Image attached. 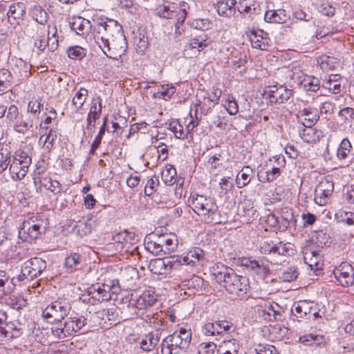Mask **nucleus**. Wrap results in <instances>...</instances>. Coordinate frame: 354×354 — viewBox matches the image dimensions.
I'll list each match as a JSON object with an SVG mask.
<instances>
[{"mask_svg": "<svg viewBox=\"0 0 354 354\" xmlns=\"http://www.w3.org/2000/svg\"><path fill=\"white\" fill-rule=\"evenodd\" d=\"M215 278L232 297L241 299L248 297L250 283L246 277L239 275L234 270L226 267L216 274Z\"/></svg>", "mask_w": 354, "mask_h": 354, "instance_id": "obj_1", "label": "nucleus"}, {"mask_svg": "<svg viewBox=\"0 0 354 354\" xmlns=\"http://www.w3.org/2000/svg\"><path fill=\"white\" fill-rule=\"evenodd\" d=\"M192 339L190 329L180 327L173 334L168 335L162 342V354H178L180 351L188 348Z\"/></svg>", "mask_w": 354, "mask_h": 354, "instance_id": "obj_2", "label": "nucleus"}, {"mask_svg": "<svg viewBox=\"0 0 354 354\" xmlns=\"http://www.w3.org/2000/svg\"><path fill=\"white\" fill-rule=\"evenodd\" d=\"M93 21L94 39L99 47L108 46L109 40L123 30L122 26L113 19L98 18Z\"/></svg>", "mask_w": 354, "mask_h": 354, "instance_id": "obj_3", "label": "nucleus"}, {"mask_svg": "<svg viewBox=\"0 0 354 354\" xmlns=\"http://www.w3.org/2000/svg\"><path fill=\"white\" fill-rule=\"evenodd\" d=\"M191 205L194 212L205 223H212L218 211L214 199L203 195H194L191 199Z\"/></svg>", "mask_w": 354, "mask_h": 354, "instance_id": "obj_4", "label": "nucleus"}, {"mask_svg": "<svg viewBox=\"0 0 354 354\" xmlns=\"http://www.w3.org/2000/svg\"><path fill=\"white\" fill-rule=\"evenodd\" d=\"M113 241L111 244L116 252L140 257L137 245L138 238L134 232H129L126 230L118 232L113 236Z\"/></svg>", "mask_w": 354, "mask_h": 354, "instance_id": "obj_5", "label": "nucleus"}, {"mask_svg": "<svg viewBox=\"0 0 354 354\" xmlns=\"http://www.w3.org/2000/svg\"><path fill=\"white\" fill-rule=\"evenodd\" d=\"M46 230V221L39 216H32L23 222L19 234L24 241H32L38 239Z\"/></svg>", "mask_w": 354, "mask_h": 354, "instance_id": "obj_6", "label": "nucleus"}, {"mask_svg": "<svg viewBox=\"0 0 354 354\" xmlns=\"http://www.w3.org/2000/svg\"><path fill=\"white\" fill-rule=\"evenodd\" d=\"M46 268L45 260L39 257L31 258L22 266L21 274L17 277V281H31L41 275Z\"/></svg>", "mask_w": 354, "mask_h": 354, "instance_id": "obj_7", "label": "nucleus"}, {"mask_svg": "<svg viewBox=\"0 0 354 354\" xmlns=\"http://www.w3.org/2000/svg\"><path fill=\"white\" fill-rule=\"evenodd\" d=\"M100 48L109 58L118 59L121 57L127 49V42L124 31H121L109 39L108 46L107 45H102Z\"/></svg>", "mask_w": 354, "mask_h": 354, "instance_id": "obj_8", "label": "nucleus"}, {"mask_svg": "<svg viewBox=\"0 0 354 354\" xmlns=\"http://www.w3.org/2000/svg\"><path fill=\"white\" fill-rule=\"evenodd\" d=\"M71 304L64 300L51 302L42 311V316L50 319V322H59L63 320L71 311Z\"/></svg>", "mask_w": 354, "mask_h": 354, "instance_id": "obj_9", "label": "nucleus"}, {"mask_svg": "<svg viewBox=\"0 0 354 354\" xmlns=\"http://www.w3.org/2000/svg\"><path fill=\"white\" fill-rule=\"evenodd\" d=\"M87 324V319L84 316H75L69 317L64 323L63 328L52 329L53 335L59 339H64L77 333Z\"/></svg>", "mask_w": 354, "mask_h": 354, "instance_id": "obj_10", "label": "nucleus"}, {"mask_svg": "<svg viewBox=\"0 0 354 354\" xmlns=\"http://www.w3.org/2000/svg\"><path fill=\"white\" fill-rule=\"evenodd\" d=\"M176 258L174 256L158 258L150 261L148 268L151 272L157 275L167 274L172 270H178Z\"/></svg>", "mask_w": 354, "mask_h": 354, "instance_id": "obj_11", "label": "nucleus"}, {"mask_svg": "<svg viewBox=\"0 0 354 354\" xmlns=\"http://www.w3.org/2000/svg\"><path fill=\"white\" fill-rule=\"evenodd\" d=\"M270 262L265 257L253 259L252 257L243 258L241 265L248 268L259 278H266L270 272Z\"/></svg>", "mask_w": 354, "mask_h": 354, "instance_id": "obj_12", "label": "nucleus"}, {"mask_svg": "<svg viewBox=\"0 0 354 354\" xmlns=\"http://www.w3.org/2000/svg\"><path fill=\"white\" fill-rule=\"evenodd\" d=\"M334 189L332 177L326 176L319 183L315 190V202L319 205H325Z\"/></svg>", "mask_w": 354, "mask_h": 354, "instance_id": "obj_13", "label": "nucleus"}, {"mask_svg": "<svg viewBox=\"0 0 354 354\" xmlns=\"http://www.w3.org/2000/svg\"><path fill=\"white\" fill-rule=\"evenodd\" d=\"M333 274L337 281L344 287L351 286L354 281V270L348 263H342L333 270Z\"/></svg>", "mask_w": 354, "mask_h": 354, "instance_id": "obj_14", "label": "nucleus"}, {"mask_svg": "<svg viewBox=\"0 0 354 354\" xmlns=\"http://www.w3.org/2000/svg\"><path fill=\"white\" fill-rule=\"evenodd\" d=\"M157 301V295L151 290L144 291L141 295L132 294L130 304L142 310L152 306Z\"/></svg>", "mask_w": 354, "mask_h": 354, "instance_id": "obj_15", "label": "nucleus"}, {"mask_svg": "<svg viewBox=\"0 0 354 354\" xmlns=\"http://www.w3.org/2000/svg\"><path fill=\"white\" fill-rule=\"evenodd\" d=\"M204 251L199 248H194L189 250L184 257L174 256L178 263V270L182 265L196 266L201 264L204 259Z\"/></svg>", "mask_w": 354, "mask_h": 354, "instance_id": "obj_16", "label": "nucleus"}, {"mask_svg": "<svg viewBox=\"0 0 354 354\" xmlns=\"http://www.w3.org/2000/svg\"><path fill=\"white\" fill-rule=\"evenodd\" d=\"M210 44V40L205 34H201L194 38H192L189 43L185 44L184 48L185 53L189 50L192 54L197 56L200 53Z\"/></svg>", "mask_w": 354, "mask_h": 354, "instance_id": "obj_17", "label": "nucleus"}, {"mask_svg": "<svg viewBox=\"0 0 354 354\" xmlns=\"http://www.w3.org/2000/svg\"><path fill=\"white\" fill-rule=\"evenodd\" d=\"M313 306V302L306 300L299 301L294 304L291 311L299 321L301 319H309L312 317Z\"/></svg>", "mask_w": 354, "mask_h": 354, "instance_id": "obj_18", "label": "nucleus"}, {"mask_svg": "<svg viewBox=\"0 0 354 354\" xmlns=\"http://www.w3.org/2000/svg\"><path fill=\"white\" fill-rule=\"evenodd\" d=\"M102 100L100 97L93 99L90 111L86 118V129L90 133H93V129L95 127V120H97L102 113Z\"/></svg>", "mask_w": 354, "mask_h": 354, "instance_id": "obj_19", "label": "nucleus"}, {"mask_svg": "<svg viewBox=\"0 0 354 354\" xmlns=\"http://www.w3.org/2000/svg\"><path fill=\"white\" fill-rule=\"evenodd\" d=\"M268 95L271 102L283 104L292 95V91L282 85L279 87L274 86L268 91Z\"/></svg>", "mask_w": 354, "mask_h": 354, "instance_id": "obj_20", "label": "nucleus"}, {"mask_svg": "<svg viewBox=\"0 0 354 354\" xmlns=\"http://www.w3.org/2000/svg\"><path fill=\"white\" fill-rule=\"evenodd\" d=\"M9 171L12 179L21 180L26 175L30 166L29 159L25 158L23 163H20L17 160H12L9 164Z\"/></svg>", "mask_w": 354, "mask_h": 354, "instance_id": "obj_21", "label": "nucleus"}, {"mask_svg": "<svg viewBox=\"0 0 354 354\" xmlns=\"http://www.w3.org/2000/svg\"><path fill=\"white\" fill-rule=\"evenodd\" d=\"M19 282L17 277H10L6 271L0 270V297L10 294Z\"/></svg>", "mask_w": 354, "mask_h": 354, "instance_id": "obj_22", "label": "nucleus"}, {"mask_svg": "<svg viewBox=\"0 0 354 354\" xmlns=\"http://www.w3.org/2000/svg\"><path fill=\"white\" fill-rule=\"evenodd\" d=\"M70 27L77 35L84 36L90 32L92 29V24L89 20L82 17H74L72 21L70 22Z\"/></svg>", "mask_w": 354, "mask_h": 354, "instance_id": "obj_23", "label": "nucleus"}, {"mask_svg": "<svg viewBox=\"0 0 354 354\" xmlns=\"http://www.w3.org/2000/svg\"><path fill=\"white\" fill-rule=\"evenodd\" d=\"M250 42L252 46L262 50H266L270 46V39L268 37V33L263 30L251 31Z\"/></svg>", "mask_w": 354, "mask_h": 354, "instance_id": "obj_24", "label": "nucleus"}, {"mask_svg": "<svg viewBox=\"0 0 354 354\" xmlns=\"http://www.w3.org/2000/svg\"><path fill=\"white\" fill-rule=\"evenodd\" d=\"M304 128L299 131V136L306 142L315 143L323 136L320 130L313 128V125H303Z\"/></svg>", "mask_w": 354, "mask_h": 354, "instance_id": "obj_25", "label": "nucleus"}, {"mask_svg": "<svg viewBox=\"0 0 354 354\" xmlns=\"http://www.w3.org/2000/svg\"><path fill=\"white\" fill-rule=\"evenodd\" d=\"M33 19L38 23L37 26V31L44 34L46 32L45 23L47 22L48 15L41 8V7H35L32 11Z\"/></svg>", "mask_w": 354, "mask_h": 354, "instance_id": "obj_26", "label": "nucleus"}, {"mask_svg": "<svg viewBox=\"0 0 354 354\" xmlns=\"http://www.w3.org/2000/svg\"><path fill=\"white\" fill-rule=\"evenodd\" d=\"M236 4V0L219 1L216 3V10L220 16L230 17L234 12V6Z\"/></svg>", "mask_w": 354, "mask_h": 354, "instance_id": "obj_27", "label": "nucleus"}, {"mask_svg": "<svg viewBox=\"0 0 354 354\" xmlns=\"http://www.w3.org/2000/svg\"><path fill=\"white\" fill-rule=\"evenodd\" d=\"M264 19L266 21L275 24H284L288 19V16L283 9L268 10L266 12Z\"/></svg>", "mask_w": 354, "mask_h": 354, "instance_id": "obj_28", "label": "nucleus"}, {"mask_svg": "<svg viewBox=\"0 0 354 354\" xmlns=\"http://www.w3.org/2000/svg\"><path fill=\"white\" fill-rule=\"evenodd\" d=\"M145 248L155 255H160L163 252L162 245L156 239V234H150L145 240Z\"/></svg>", "mask_w": 354, "mask_h": 354, "instance_id": "obj_29", "label": "nucleus"}, {"mask_svg": "<svg viewBox=\"0 0 354 354\" xmlns=\"http://www.w3.org/2000/svg\"><path fill=\"white\" fill-rule=\"evenodd\" d=\"M253 174V170L248 166L243 167L239 172L236 178V183L239 188L246 186L251 180L250 175Z\"/></svg>", "mask_w": 354, "mask_h": 354, "instance_id": "obj_30", "label": "nucleus"}, {"mask_svg": "<svg viewBox=\"0 0 354 354\" xmlns=\"http://www.w3.org/2000/svg\"><path fill=\"white\" fill-rule=\"evenodd\" d=\"M299 114L304 117V121L302 122L303 125H314L319 118L316 110L311 108H305L299 111Z\"/></svg>", "mask_w": 354, "mask_h": 354, "instance_id": "obj_31", "label": "nucleus"}, {"mask_svg": "<svg viewBox=\"0 0 354 354\" xmlns=\"http://www.w3.org/2000/svg\"><path fill=\"white\" fill-rule=\"evenodd\" d=\"M281 174V172L279 170V168H275L272 166L270 170L259 171L258 172V178L262 183H270L277 179Z\"/></svg>", "mask_w": 354, "mask_h": 354, "instance_id": "obj_32", "label": "nucleus"}, {"mask_svg": "<svg viewBox=\"0 0 354 354\" xmlns=\"http://www.w3.org/2000/svg\"><path fill=\"white\" fill-rule=\"evenodd\" d=\"M160 338V333L158 332L149 334L140 342L141 348L144 351H151L158 344Z\"/></svg>", "mask_w": 354, "mask_h": 354, "instance_id": "obj_33", "label": "nucleus"}, {"mask_svg": "<svg viewBox=\"0 0 354 354\" xmlns=\"http://www.w3.org/2000/svg\"><path fill=\"white\" fill-rule=\"evenodd\" d=\"M26 12L25 6L21 2L13 3L10 6L7 13L8 19L12 18L14 20L22 19Z\"/></svg>", "mask_w": 354, "mask_h": 354, "instance_id": "obj_34", "label": "nucleus"}, {"mask_svg": "<svg viewBox=\"0 0 354 354\" xmlns=\"http://www.w3.org/2000/svg\"><path fill=\"white\" fill-rule=\"evenodd\" d=\"M82 257L78 253H71L65 259L64 266L73 271L80 268L82 261Z\"/></svg>", "mask_w": 354, "mask_h": 354, "instance_id": "obj_35", "label": "nucleus"}, {"mask_svg": "<svg viewBox=\"0 0 354 354\" xmlns=\"http://www.w3.org/2000/svg\"><path fill=\"white\" fill-rule=\"evenodd\" d=\"M295 245L291 243L279 241L275 244L274 254L291 256L295 253Z\"/></svg>", "mask_w": 354, "mask_h": 354, "instance_id": "obj_36", "label": "nucleus"}, {"mask_svg": "<svg viewBox=\"0 0 354 354\" xmlns=\"http://www.w3.org/2000/svg\"><path fill=\"white\" fill-rule=\"evenodd\" d=\"M159 313H152L145 315L142 319L149 324V326L155 328L157 332L162 329L163 322Z\"/></svg>", "mask_w": 354, "mask_h": 354, "instance_id": "obj_37", "label": "nucleus"}, {"mask_svg": "<svg viewBox=\"0 0 354 354\" xmlns=\"http://www.w3.org/2000/svg\"><path fill=\"white\" fill-rule=\"evenodd\" d=\"M48 47L52 52L55 51L58 47V36L57 35V28L55 25L48 26Z\"/></svg>", "mask_w": 354, "mask_h": 354, "instance_id": "obj_38", "label": "nucleus"}, {"mask_svg": "<svg viewBox=\"0 0 354 354\" xmlns=\"http://www.w3.org/2000/svg\"><path fill=\"white\" fill-rule=\"evenodd\" d=\"M88 95V91L84 88H80L79 91L76 93L75 96L72 100V106L75 109V110H79L82 107L84 102L86 100V96Z\"/></svg>", "mask_w": 354, "mask_h": 354, "instance_id": "obj_39", "label": "nucleus"}, {"mask_svg": "<svg viewBox=\"0 0 354 354\" xmlns=\"http://www.w3.org/2000/svg\"><path fill=\"white\" fill-rule=\"evenodd\" d=\"M162 179L166 185H171L176 182V171L171 165H167L161 174Z\"/></svg>", "mask_w": 354, "mask_h": 354, "instance_id": "obj_40", "label": "nucleus"}, {"mask_svg": "<svg viewBox=\"0 0 354 354\" xmlns=\"http://www.w3.org/2000/svg\"><path fill=\"white\" fill-rule=\"evenodd\" d=\"M175 92L176 88L174 86H169L168 84L162 85L158 91L153 93V97L168 100L170 99Z\"/></svg>", "mask_w": 354, "mask_h": 354, "instance_id": "obj_41", "label": "nucleus"}, {"mask_svg": "<svg viewBox=\"0 0 354 354\" xmlns=\"http://www.w3.org/2000/svg\"><path fill=\"white\" fill-rule=\"evenodd\" d=\"M280 307L277 304H270L267 308L263 310V313H266L267 317L265 319H268L269 321L272 320H280L281 315L279 310Z\"/></svg>", "mask_w": 354, "mask_h": 354, "instance_id": "obj_42", "label": "nucleus"}, {"mask_svg": "<svg viewBox=\"0 0 354 354\" xmlns=\"http://www.w3.org/2000/svg\"><path fill=\"white\" fill-rule=\"evenodd\" d=\"M6 304L12 308L19 310L25 307L27 302L23 297L13 295L7 299Z\"/></svg>", "mask_w": 354, "mask_h": 354, "instance_id": "obj_43", "label": "nucleus"}, {"mask_svg": "<svg viewBox=\"0 0 354 354\" xmlns=\"http://www.w3.org/2000/svg\"><path fill=\"white\" fill-rule=\"evenodd\" d=\"M302 252L304 254V259H308L310 257L322 258V255L319 253L320 250L319 246L313 243L305 245L303 248Z\"/></svg>", "mask_w": 354, "mask_h": 354, "instance_id": "obj_44", "label": "nucleus"}, {"mask_svg": "<svg viewBox=\"0 0 354 354\" xmlns=\"http://www.w3.org/2000/svg\"><path fill=\"white\" fill-rule=\"evenodd\" d=\"M12 79L11 73L8 70H0V91H3L10 86Z\"/></svg>", "mask_w": 354, "mask_h": 354, "instance_id": "obj_45", "label": "nucleus"}, {"mask_svg": "<svg viewBox=\"0 0 354 354\" xmlns=\"http://www.w3.org/2000/svg\"><path fill=\"white\" fill-rule=\"evenodd\" d=\"M221 321L207 322L204 324L203 330L207 335H221Z\"/></svg>", "mask_w": 354, "mask_h": 354, "instance_id": "obj_46", "label": "nucleus"}, {"mask_svg": "<svg viewBox=\"0 0 354 354\" xmlns=\"http://www.w3.org/2000/svg\"><path fill=\"white\" fill-rule=\"evenodd\" d=\"M67 54L71 59H82L86 56V50L80 46H74L68 49Z\"/></svg>", "mask_w": 354, "mask_h": 354, "instance_id": "obj_47", "label": "nucleus"}, {"mask_svg": "<svg viewBox=\"0 0 354 354\" xmlns=\"http://www.w3.org/2000/svg\"><path fill=\"white\" fill-rule=\"evenodd\" d=\"M203 279L198 276H193L190 279L184 280L181 282V286L186 287L187 289H198L202 286Z\"/></svg>", "mask_w": 354, "mask_h": 354, "instance_id": "obj_48", "label": "nucleus"}, {"mask_svg": "<svg viewBox=\"0 0 354 354\" xmlns=\"http://www.w3.org/2000/svg\"><path fill=\"white\" fill-rule=\"evenodd\" d=\"M302 84L306 91L313 92H316L320 87L319 80L315 77H308L305 78L302 82Z\"/></svg>", "mask_w": 354, "mask_h": 354, "instance_id": "obj_49", "label": "nucleus"}, {"mask_svg": "<svg viewBox=\"0 0 354 354\" xmlns=\"http://www.w3.org/2000/svg\"><path fill=\"white\" fill-rule=\"evenodd\" d=\"M191 26L194 28L205 31L212 28V22L208 19H195Z\"/></svg>", "mask_w": 354, "mask_h": 354, "instance_id": "obj_50", "label": "nucleus"}, {"mask_svg": "<svg viewBox=\"0 0 354 354\" xmlns=\"http://www.w3.org/2000/svg\"><path fill=\"white\" fill-rule=\"evenodd\" d=\"M178 246V239L175 236L167 235L165 245L163 249V254H170L176 250Z\"/></svg>", "mask_w": 354, "mask_h": 354, "instance_id": "obj_51", "label": "nucleus"}, {"mask_svg": "<svg viewBox=\"0 0 354 354\" xmlns=\"http://www.w3.org/2000/svg\"><path fill=\"white\" fill-rule=\"evenodd\" d=\"M299 274V272L295 267H290L281 273V279L286 282H290L295 280Z\"/></svg>", "mask_w": 354, "mask_h": 354, "instance_id": "obj_52", "label": "nucleus"}, {"mask_svg": "<svg viewBox=\"0 0 354 354\" xmlns=\"http://www.w3.org/2000/svg\"><path fill=\"white\" fill-rule=\"evenodd\" d=\"M351 148V145L349 140L348 139H344L337 150V156L338 158L341 160L345 159L348 156Z\"/></svg>", "mask_w": 354, "mask_h": 354, "instance_id": "obj_53", "label": "nucleus"}, {"mask_svg": "<svg viewBox=\"0 0 354 354\" xmlns=\"http://www.w3.org/2000/svg\"><path fill=\"white\" fill-rule=\"evenodd\" d=\"M223 105L225 108L227 113L231 115L236 114L239 111L238 104L235 99L232 97H228Z\"/></svg>", "mask_w": 354, "mask_h": 354, "instance_id": "obj_54", "label": "nucleus"}, {"mask_svg": "<svg viewBox=\"0 0 354 354\" xmlns=\"http://www.w3.org/2000/svg\"><path fill=\"white\" fill-rule=\"evenodd\" d=\"M169 129L171 130L177 139H185L183 127L178 121H171L169 124Z\"/></svg>", "mask_w": 354, "mask_h": 354, "instance_id": "obj_55", "label": "nucleus"}, {"mask_svg": "<svg viewBox=\"0 0 354 354\" xmlns=\"http://www.w3.org/2000/svg\"><path fill=\"white\" fill-rule=\"evenodd\" d=\"M32 121L30 120H21L20 121L18 120L16 121L14 129L18 132L24 133L28 131L30 128L32 127Z\"/></svg>", "mask_w": 354, "mask_h": 354, "instance_id": "obj_56", "label": "nucleus"}, {"mask_svg": "<svg viewBox=\"0 0 354 354\" xmlns=\"http://www.w3.org/2000/svg\"><path fill=\"white\" fill-rule=\"evenodd\" d=\"M279 218V229L281 231H285L289 227L290 221L293 219V215L292 213L286 211Z\"/></svg>", "mask_w": 354, "mask_h": 354, "instance_id": "obj_57", "label": "nucleus"}, {"mask_svg": "<svg viewBox=\"0 0 354 354\" xmlns=\"http://www.w3.org/2000/svg\"><path fill=\"white\" fill-rule=\"evenodd\" d=\"M254 0H236L237 10L241 14L245 12L249 13L254 6Z\"/></svg>", "mask_w": 354, "mask_h": 354, "instance_id": "obj_58", "label": "nucleus"}, {"mask_svg": "<svg viewBox=\"0 0 354 354\" xmlns=\"http://www.w3.org/2000/svg\"><path fill=\"white\" fill-rule=\"evenodd\" d=\"M158 177L154 176L149 178L145 185V194L148 196H151L155 192V188L158 185Z\"/></svg>", "mask_w": 354, "mask_h": 354, "instance_id": "obj_59", "label": "nucleus"}, {"mask_svg": "<svg viewBox=\"0 0 354 354\" xmlns=\"http://www.w3.org/2000/svg\"><path fill=\"white\" fill-rule=\"evenodd\" d=\"M216 348V345L213 342H203L198 347V354H211L213 353Z\"/></svg>", "mask_w": 354, "mask_h": 354, "instance_id": "obj_60", "label": "nucleus"}, {"mask_svg": "<svg viewBox=\"0 0 354 354\" xmlns=\"http://www.w3.org/2000/svg\"><path fill=\"white\" fill-rule=\"evenodd\" d=\"M339 115L345 123H350L354 120V109L351 107L344 108L339 111Z\"/></svg>", "mask_w": 354, "mask_h": 354, "instance_id": "obj_61", "label": "nucleus"}, {"mask_svg": "<svg viewBox=\"0 0 354 354\" xmlns=\"http://www.w3.org/2000/svg\"><path fill=\"white\" fill-rule=\"evenodd\" d=\"M158 15L162 18L172 19L177 15V10H171L169 6H163L160 7Z\"/></svg>", "mask_w": 354, "mask_h": 354, "instance_id": "obj_62", "label": "nucleus"}, {"mask_svg": "<svg viewBox=\"0 0 354 354\" xmlns=\"http://www.w3.org/2000/svg\"><path fill=\"white\" fill-rule=\"evenodd\" d=\"M318 10L321 14L328 17L333 16L335 12V8L327 1L322 2Z\"/></svg>", "mask_w": 354, "mask_h": 354, "instance_id": "obj_63", "label": "nucleus"}, {"mask_svg": "<svg viewBox=\"0 0 354 354\" xmlns=\"http://www.w3.org/2000/svg\"><path fill=\"white\" fill-rule=\"evenodd\" d=\"M219 346L224 349L230 351L232 354H237L239 348V345L236 339L224 341Z\"/></svg>", "mask_w": 354, "mask_h": 354, "instance_id": "obj_64", "label": "nucleus"}]
</instances>
